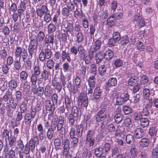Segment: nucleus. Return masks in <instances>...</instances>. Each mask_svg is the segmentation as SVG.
I'll use <instances>...</instances> for the list:
<instances>
[{
    "label": "nucleus",
    "mask_w": 158,
    "mask_h": 158,
    "mask_svg": "<svg viewBox=\"0 0 158 158\" xmlns=\"http://www.w3.org/2000/svg\"><path fill=\"white\" fill-rule=\"evenodd\" d=\"M15 58H19V59L15 60L14 62L13 65L15 69L19 71L21 67V64L20 62L21 58H22L23 61H25L27 57L28 53L27 50L25 49H22L19 46H17L15 51Z\"/></svg>",
    "instance_id": "nucleus-1"
},
{
    "label": "nucleus",
    "mask_w": 158,
    "mask_h": 158,
    "mask_svg": "<svg viewBox=\"0 0 158 158\" xmlns=\"http://www.w3.org/2000/svg\"><path fill=\"white\" fill-rule=\"evenodd\" d=\"M107 109V106L106 105H102L100 110L97 113L96 116V119L97 122L107 123L110 118L109 114H105V112Z\"/></svg>",
    "instance_id": "nucleus-2"
},
{
    "label": "nucleus",
    "mask_w": 158,
    "mask_h": 158,
    "mask_svg": "<svg viewBox=\"0 0 158 158\" xmlns=\"http://www.w3.org/2000/svg\"><path fill=\"white\" fill-rule=\"evenodd\" d=\"M52 54L51 48H48V46H46L44 50L41 51L39 54V59L40 61L43 62L46 59H49L51 57Z\"/></svg>",
    "instance_id": "nucleus-3"
},
{
    "label": "nucleus",
    "mask_w": 158,
    "mask_h": 158,
    "mask_svg": "<svg viewBox=\"0 0 158 158\" xmlns=\"http://www.w3.org/2000/svg\"><path fill=\"white\" fill-rule=\"evenodd\" d=\"M64 26V29H63V30L64 32L67 34L68 37L70 36H73L74 35V28L73 24L67 22L65 23Z\"/></svg>",
    "instance_id": "nucleus-4"
},
{
    "label": "nucleus",
    "mask_w": 158,
    "mask_h": 158,
    "mask_svg": "<svg viewBox=\"0 0 158 158\" xmlns=\"http://www.w3.org/2000/svg\"><path fill=\"white\" fill-rule=\"evenodd\" d=\"M36 110L35 109L32 110L30 113H27L24 117V122L27 125L30 126L31 124V119L34 118L35 116Z\"/></svg>",
    "instance_id": "nucleus-5"
},
{
    "label": "nucleus",
    "mask_w": 158,
    "mask_h": 158,
    "mask_svg": "<svg viewBox=\"0 0 158 158\" xmlns=\"http://www.w3.org/2000/svg\"><path fill=\"white\" fill-rule=\"evenodd\" d=\"M17 145L19 149H20L18 151V154L20 158H23L24 156L26 155L25 152V146L22 140L20 139L17 141Z\"/></svg>",
    "instance_id": "nucleus-6"
},
{
    "label": "nucleus",
    "mask_w": 158,
    "mask_h": 158,
    "mask_svg": "<svg viewBox=\"0 0 158 158\" xmlns=\"http://www.w3.org/2000/svg\"><path fill=\"white\" fill-rule=\"evenodd\" d=\"M102 90L99 87H97L95 88L94 90L93 94V101H97L102 96Z\"/></svg>",
    "instance_id": "nucleus-7"
},
{
    "label": "nucleus",
    "mask_w": 158,
    "mask_h": 158,
    "mask_svg": "<svg viewBox=\"0 0 158 158\" xmlns=\"http://www.w3.org/2000/svg\"><path fill=\"white\" fill-rule=\"evenodd\" d=\"M36 146V144L29 141L28 143L25 145V152L26 155L29 154L30 151L33 152Z\"/></svg>",
    "instance_id": "nucleus-8"
},
{
    "label": "nucleus",
    "mask_w": 158,
    "mask_h": 158,
    "mask_svg": "<svg viewBox=\"0 0 158 158\" xmlns=\"http://www.w3.org/2000/svg\"><path fill=\"white\" fill-rule=\"evenodd\" d=\"M48 9L46 5H43L36 9L37 14L38 16L41 18L44 15L48 12Z\"/></svg>",
    "instance_id": "nucleus-9"
},
{
    "label": "nucleus",
    "mask_w": 158,
    "mask_h": 158,
    "mask_svg": "<svg viewBox=\"0 0 158 158\" xmlns=\"http://www.w3.org/2000/svg\"><path fill=\"white\" fill-rule=\"evenodd\" d=\"M117 81L116 78L111 77L109 78L107 81L105 83L106 89L107 90L109 88L115 86L117 84Z\"/></svg>",
    "instance_id": "nucleus-10"
},
{
    "label": "nucleus",
    "mask_w": 158,
    "mask_h": 158,
    "mask_svg": "<svg viewBox=\"0 0 158 158\" xmlns=\"http://www.w3.org/2000/svg\"><path fill=\"white\" fill-rule=\"evenodd\" d=\"M54 36L53 34H51L48 36L46 35L44 41V44L46 46L49 45V44L53 45L54 43Z\"/></svg>",
    "instance_id": "nucleus-11"
},
{
    "label": "nucleus",
    "mask_w": 158,
    "mask_h": 158,
    "mask_svg": "<svg viewBox=\"0 0 158 158\" xmlns=\"http://www.w3.org/2000/svg\"><path fill=\"white\" fill-rule=\"evenodd\" d=\"M134 20L139 27H141L145 25L144 19L140 15L137 14L135 15Z\"/></svg>",
    "instance_id": "nucleus-12"
},
{
    "label": "nucleus",
    "mask_w": 158,
    "mask_h": 158,
    "mask_svg": "<svg viewBox=\"0 0 158 158\" xmlns=\"http://www.w3.org/2000/svg\"><path fill=\"white\" fill-rule=\"evenodd\" d=\"M62 145L64 148V153L66 155L69 149L70 143L68 139H62Z\"/></svg>",
    "instance_id": "nucleus-13"
},
{
    "label": "nucleus",
    "mask_w": 158,
    "mask_h": 158,
    "mask_svg": "<svg viewBox=\"0 0 158 158\" xmlns=\"http://www.w3.org/2000/svg\"><path fill=\"white\" fill-rule=\"evenodd\" d=\"M45 107L47 110H49L53 113L55 110V104L52 103L50 100H46L44 103Z\"/></svg>",
    "instance_id": "nucleus-14"
},
{
    "label": "nucleus",
    "mask_w": 158,
    "mask_h": 158,
    "mask_svg": "<svg viewBox=\"0 0 158 158\" xmlns=\"http://www.w3.org/2000/svg\"><path fill=\"white\" fill-rule=\"evenodd\" d=\"M52 85L53 86L56 90L58 92H60L61 90L62 85L61 83L57 81V79L54 77L52 79Z\"/></svg>",
    "instance_id": "nucleus-15"
},
{
    "label": "nucleus",
    "mask_w": 158,
    "mask_h": 158,
    "mask_svg": "<svg viewBox=\"0 0 158 158\" xmlns=\"http://www.w3.org/2000/svg\"><path fill=\"white\" fill-rule=\"evenodd\" d=\"M69 114H72L74 117H77L78 118L81 117V112L80 110L77 106H73L71 110V113Z\"/></svg>",
    "instance_id": "nucleus-16"
},
{
    "label": "nucleus",
    "mask_w": 158,
    "mask_h": 158,
    "mask_svg": "<svg viewBox=\"0 0 158 158\" xmlns=\"http://www.w3.org/2000/svg\"><path fill=\"white\" fill-rule=\"evenodd\" d=\"M64 102L65 106V108L67 110L68 112L65 113V114H68L69 110L70 109L72 106V100L70 98H69L67 95H66L64 98Z\"/></svg>",
    "instance_id": "nucleus-17"
},
{
    "label": "nucleus",
    "mask_w": 158,
    "mask_h": 158,
    "mask_svg": "<svg viewBox=\"0 0 158 158\" xmlns=\"http://www.w3.org/2000/svg\"><path fill=\"white\" fill-rule=\"evenodd\" d=\"M144 135V131L140 128H136L134 131V135L136 139H140L143 137Z\"/></svg>",
    "instance_id": "nucleus-18"
},
{
    "label": "nucleus",
    "mask_w": 158,
    "mask_h": 158,
    "mask_svg": "<svg viewBox=\"0 0 158 158\" xmlns=\"http://www.w3.org/2000/svg\"><path fill=\"white\" fill-rule=\"evenodd\" d=\"M61 59L64 62L66 60L69 63H70L71 60L70 58V53L68 52H67L66 50H62L61 52Z\"/></svg>",
    "instance_id": "nucleus-19"
},
{
    "label": "nucleus",
    "mask_w": 158,
    "mask_h": 158,
    "mask_svg": "<svg viewBox=\"0 0 158 158\" xmlns=\"http://www.w3.org/2000/svg\"><path fill=\"white\" fill-rule=\"evenodd\" d=\"M86 67L84 65L81 66L77 71L78 76L83 79H85L86 77Z\"/></svg>",
    "instance_id": "nucleus-20"
},
{
    "label": "nucleus",
    "mask_w": 158,
    "mask_h": 158,
    "mask_svg": "<svg viewBox=\"0 0 158 158\" xmlns=\"http://www.w3.org/2000/svg\"><path fill=\"white\" fill-rule=\"evenodd\" d=\"M13 97L12 91L11 90L8 89L6 92L5 94L3 96V100L5 102H7L9 100H10L12 98H14Z\"/></svg>",
    "instance_id": "nucleus-21"
},
{
    "label": "nucleus",
    "mask_w": 158,
    "mask_h": 158,
    "mask_svg": "<svg viewBox=\"0 0 158 158\" xmlns=\"http://www.w3.org/2000/svg\"><path fill=\"white\" fill-rule=\"evenodd\" d=\"M120 110H120L118 111V112L115 114L114 118L115 122L117 124L121 123L123 118V116L121 113V111Z\"/></svg>",
    "instance_id": "nucleus-22"
},
{
    "label": "nucleus",
    "mask_w": 158,
    "mask_h": 158,
    "mask_svg": "<svg viewBox=\"0 0 158 158\" xmlns=\"http://www.w3.org/2000/svg\"><path fill=\"white\" fill-rule=\"evenodd\" d=\"M116 20L114 15L110 16L107 19L106 23L110 27H112L115 24Z\"/></svg>",
    "instance_id": "nucleus-23"
},
{
    "label": "nucleus",
    "mask_w": 158,
    "mask_h": 158,
    "mask_svg": "<svg viewBox=\"0 0 158 158\" xmlns=\"http://www.w3.org/2000/svg\"><path fill=\"white\" fill-rule=\"evenodd\" d=\"M30 45L29 46L37 47L38 41L35 35H31L30 38Z\"/></svg>",
    "instance_id": "nucleus-24"
},
{
    "label": "nucleus",
    "mask_w": 158,
    "mask_h": 158,
    "mask_svg": "<svg viewBox=\"0 0 158 158\" xmlns=\"http://www.w3.org/2000/svg\"><path fill=\"white\" fill-rule=\"evenodd\" d=\"M95 57L97 64H99L103 59L102 52L101 51H98L96 53Z\"/></svg>",
    "instance_id": "nucleus-25"
},
{
    "label": "nucleus",
    "mask_w": 158,
    "mask_h": 158,
    "mask_svg": "<svg viewBox=\"0 0 158 158\" xmlns=\"http://www.w3.org/2000/svg\"><path fill=\"white\" fill-rule=\"evenodd\" d=\"M107 11L108 10L106 7L101 8L99 13L101 18L102 19H104L108 17L109 14Z\"/></svg>",
    "instance_id": "nucleus-26"
},
{
    "label": "nucleus",
    "mask_w": 158,
    "mask_h": 158,
    "mask_svg": "<svg viewBox=\"0 0 158 158\" xmlns=\"http://www.w3.org/2000/svg\"><path fill=\"white\" fill-rule=\"evenodd\" d=\"M131 73H129L128 77H131L128 80V84L130 86H133L135 85L137 82V77H131Z\"/></svg>",
    "instance_id": "nucleus-27"
},
{
    "label": "nucleus",
    "mask_w": 158,
    "mask_h": 158,
    "mask_svg": "<svg viewBox=\"0 0 158 158\" xmlns=\"http://www.w3.org/2000/svg\"><path fill=\"white\" fill-rule=\"evenodd\" d=\"M41 76L43 80L46 81L50 77L51 73L50 71L46 69H44L41 72Z\"/></svg>",
    "instance_id": "nucleus-28"
},
{
    "label": "nucleus",
    "mask_w": 158,
    "mask_h": 158,
    "mask_svg": "<svg viewBox=\"0 0 158 158\" xmlns=\"http://www.w3.org/2000/svg\"><path fill=\"white\" fill-rule=\"evenodd\" d=\"M83 128V125L82 124L78 125L76 126V134L77 137L79 138L82 136Z\"/></svg>",
    "instance_id": "nucleus-29"
},
{
    "label": "nucleus",
    "mask_w": 158,
    "mask_h": 158,
    "mask_svg": "<svg viewBox=\"0 0 158 158\" xmlns=\"http://www.w3.org/2000/svg\"><path fill=\"white\" fill-rule=\"evenodd\" d=\"M53 90L52 88L50 86L47 85L44 88V94L46 97H48L51 96Z\"/></svg>",
    "instance_id": "nucleus-30"
},
{
    "label": "nucleus",
    "mask_w": 158,
    "mask_h": 158,
    "mask_svg": "<svg viewBox=\"0 0 158 158\" xmlns=\"http://www.w3.org/2000/svg\"><path fill=\"white\" fill-rule=\"evenodd\" d=\"M149 141L148 139L146 138H142L139 141V145L143 148L146 147L149 145Z\"/></svg>",
    "instance_id": "nucleus-31"
},
{
    "label": "nucleus",
    "mask_w": 158,
    "mask_h": 158,
    "mask_svg": "<svg viewBox=\"0 0 158 158\" xmlns=\"http://www.w3.org/2000/svg\"><path fill=\"white\" fill-rule=\"evenodd\" d=\"M106 67L105 65H101L98 68V72L101 77H104L106 73Z\"/></svg>",
    "instance_id": "nucleus-32"
},
{
    "label": "nucleus",
    "mask_w": 158,
    "mask_h": 158,
    "mask_svg": "<svg viewBox=\"0 0 158 158\" xmlns=\"http://www.w3.org/2000/svg\"><path fill=\"white\" fill-rule=\"evenodd\" d=\"M113 51L110 49H108L105 53L104 57L106 60H110L113 57Z\"/></svg>",
    "instance_id": "nucleus-33"
},
{
    "label": "nucleus",
    "mask_w": 158,
    "mask_h": 158,
    "mask_svg": "<svg viewBox=\"0 0 158 158\" xmlns=\"http://www.w3.org/2000/svg\"><path fill=\"white\" fill-rule=\"evenodd\" d=\"M140 84H139L141 86H143V88L146 87L147 83L148 82V78L147 76L145 75H143L140 78Z\"/></svg>",
    "instance_id": "nucleus-34"
},
{
    "label": "nucleus",
    "mask_w": 158,
    "mask_h": 158,
    "mask_svg": "<svg viewBox=\"0 0 158 158\" xmlns=\"http://www.w3.org/2000/svg\"><path fill=\"white\" fill-rule=\"evenodd\" d=\"M41 68L39 65H36L33 68V72L32 73L39 76L41 73Z\"/></svg>",
    "instance_id": "nucleus-35"
},
{
    "label": "nucleus",
    "mask_w": 158,
    "mask_h": 158,
    "mask_svg": "<svg viewBox=\"0 0 158 158\" xmlns=\"http://www.w3.org/2000/svg\"><path fill=\"white\" fill-rule=\"evenodd\" d=\"M67 118L68 122L71 126H73L74 125L76 119L78 118L77 117H74L72 114H69L67 116Z\"/></svg>",
    "instance_id": "nucleus-36"
},
{
    "label": "nucleus",
    "mask_w": 158,
    "mask_h": 158,
    "mask_svg": "<svg viewBox=\"0 0 158 158\" xmlns=\"http://www.w3.org/2000/svg\"><path fill=\"white\" fill-rule=\"evenodd\" d=\"M94 154L97 157L101 156L102 155H106L104 151H103L102 148L100 147L96 148L94 151Z\"/></svg>",
    "instance_id": "nucleus-37"
},
{
    "label": "nucleus",
    "mask_w": 158,
    "mask_h": 158,
    "mask_svg": "<svg viewBox=\"0 0 158 158\" xmlns=\"http://www.w3.org/2000/svg\"><path fill=\"white\" fill-rule=\"evenodd\" d=\"M91 156V152L88 151L87 149L86 148H84L82 153V157L80 158H90ZM78 158H79L77 157Z\"/></svg>",
    "instance_id": "nucleus-38"
},
{
    "label": "nucleus",
    "mask_w": 158,
    "mask_h": 158,
    "mask_svg": "<svg viewBox=\"0 0 158 158\" xmlns=\"http://www.w3.org/2000/svg\"><path fill=\"white\" fill-rule=\"evenodd\" d=\"M20 80L21 82L27 81L28 74L26 71H22L20 73Z\"/></svg>",
    "instance_id": "nucleus-39"
},
{
    "label": "nucleus",
    "mask_w": 158,
    "mask_h": 158,
    "mask_svg": "<svg viewBox=\"0 0 158 158\" xmlns=\"http://www.w3.org/2000/svg\"><path fill=\"white\" fill-rule=\"evenodd\" d=\"M18 101L14 97L9 101L10 107L12 109H15L17 106Z\"/></svg>",
    "instance_id": "nucleus-40"
},
{
    "label": "nucleus",
    "mask_w": 158,
    "mask_h": 158,
    "mask_svg": "<svg viewBox=\"0 0 158 158\" xmlns=\"http://www.w3.org/2000/svg\"><path fill=\"white\" fill-rule=\"evenodd\" d=\"M37 47L29 46L28 48V51L30 56L31 57H32L33 55H35L37 51Z\"/></svg>",
    "instance_id": "nucleus-41"
},
{
    "label": "nucleus",
    "mask_w": 158,
    "mask_h": 158,
    "mask_svg": "<svg viewBox=\"0 0 158 158\" xmlns=\"http://www.w3.org/2000/svg\"><path fill=\"white\" fill-rule=\"evenodd\" d=\"M44 87L39 85L37 87V90L34 94H37V95L40 97H41L44 94Z\"/></svg>",
    "instance_id": "nucleus-42"
},
{
    "label": "nucleus",
    "mask_w": 158,
    "mask_h": 158,
    "mask_svg": "<svg viewBox=\"0 0 158 158\" xmlns=\"http://www.w3.org/2000/svg\"><path fill=\"white\" fill-rule=\"evenodd\" d=\"M2 137L5 142L7 143V141L10 138L9 135V131L6 129H4L2 132Z\"/></svg>",
    "instance_id": "nucleus-43"
},
{
    "label": "nucleus",
    "mask_w": 158,
    "mask_h": 158,
    "mask_svg": "<svg viewBox=\"0 0 158 158\" xmlns=\"http://www.w3.org/2000/svg\"><path fill=\"white\" fill-rule=\"evenodd\" d=\"M16 139L15 137H10V139L8 140L9 145L12 149L16 146Z\"/></svg>",
    "instance_id": "nucleus-44"
},
{
    "label": "nucleus",
    "mask_w": 158,
    "mask_h": 158,
    "mask_svg": "<svg viewBox=\"0 0 158 158\" xmlns=\"http://www.w3.org/2000/svg\"><path fill=\"white\" fill-rule=\"evenodd\" d=\"M8 85L9 87L11 89H15L17 87V81L14 79H11L9 81Z\"/></svg>",
    "instance_id": "nucleus-45"
},
{
    "label": "nucleus",
    "mask_w": 158,
    "mask_h": 158,
    "mask_svg": "<svg viewBox=\"0 0 158 158\" xmlns=\"http://www.w3.org/2000/svg\"><path fill=\"white\" fill-rule=\"evenodd\" d=\"M95 131L94 130H90L87 132L86 139H95Z\"/></svg>",
    "instance_id": "nucleus-46"
},
{
    "label": "nucleus",
    "mask_w": 158,
    "mask_h": 158,
    "mask_svg": "<svg viewBox=\"0 0 158 158\" xmlns=\"http://www.w3.org/2000/svg\"><path fill=\"white\" fill-rule=\"evenodd\" d=\"M120 39V44L124 46L126 45L129 42L128 37L126 35L123 36Z\"/></svg>",
    "instance_id": "nucleus-47"
},
{
    "label": "nucleus",
    "mask_w": 158,
    "mask_h": 158,
    "mask_svg": "<svg viewBox=\"0 0 158 158\" xmlns=\"http://www.w3.org/2000/svg\"><path fill=\"white\" fill-rule=\"evenodd\" d=\"M149 121L148 118L143 117L140 119V124L143 128L148 126L149 124Z\"/></svg>",
    "instance_id": "nucleus-48"
},
{
    "label": "nucleus",
    "mask_w": 158,
    "mask_h": 158,
    "mask_svg": "<svg viewBox=\"0 0 158 158\" xmlns=\"http://www.w3.org/2000/svg\"><path fill=\"white\" fill-rule=\"evenodd\" d=\"M123 112L126 114H128L131 113L132 112V108L129 106L125 105L123 106Z\"/></svg>",
    "instance_id": "nucleus-49"
},
{
    "label": "nucleus",
    "mask_w": 158,
    "mask_h": 158,
    "mask_svg": "<svg viewBox=\"0 0 158 158\" xmlns=\"http://www.w3.org/2000/svg\"><path fill=\"white\" fill-rule=\"evenodd\" d=\"M87 94L84 93H81L78 98V102L79 104H82V101L84 100L85 98H87Z\"/></svg>",
    "instance_id": "nucleus-50"
},
{
    "label": "nucleus",
    "mask_w": 158,
    "mask_h": 158,
    "mask_svg": "<svg viewBox=\"0 0 158 158\" xmlns=\"http://www.w3.org/2000/svg\"><path fill=\"white\" fill-rule=\"evenodd\" d=\"M38 41L39 42H42L45 38V34L42 31H40L36 36Z\"/></svg>",
    "instance_id": "nucleus-51"
},
{
    "label": "nucleus",
    "mask_w": 158,
    "mask_h": 158,
    "mask_svg": "<svg viewBox=\"0 0 158 158\" xmlns=\"http://www.w3.org/2000/svg\"><path fill=\"white\" fill-rule=\"evenodd\" d=\"M126 141L128 144H132L134 143V136L131 134L127 135L126 138Z\"/></svg>",
    "instance_id": "nucleus-52"
},
{
    "label": "nucleus",
    "mask_w": 158,
    "mask_h": 158,
    "mask_svg": "<svg viewBox=\"0 0 158 158\" xmlns=\"http://www.w3.org/2000/svg\"><path fill=\"white\" fill-rule=\"evenodd\" d=\"M88 82L90 87L92 88L95 87V81L94 76H92L89 78Z\"/></svg>",
    "instance_id": "nucleus-53"
},
{
    "label": "nucleus",
    "mask_w": 158,
    "mask_h": 158,
    "mask_svg": "<svg viewBox=\"0 0 158 158\" xmlns=\"http://www.w3.org/2000/svg\"><path fill=\"white\" fill-rule=\"evenodd\" d=\"M101 45V41L100 40H97L91 47L95 49V50L98 51L100 49Z\"/></svg>",
    "instance_id": "nucleus-54"
},
{
    "label": "nucleus",
    "mask_w": 158,
    "mask_h": 158,
    "mask_svg": "<svg viewBox=\"0 0 158 158\" xmlns=\"http://www.w3.org/2000/svg\"><path fill=\"white\" fill-rule=\"evenodd\" d=\"M54 131L48 128L46 132L47 138L51 140L54 135Z\"/></svg>",
    "instance_id": "nucleus-55"
},
{
    "label": "nucleus",
    "mask_w": 158,
    "mask_h": 158,
    "mask_svg": "<svg viewBox=\"0 0 158 158\" xmlns=\"http://www.w3.org/2000/svg\"><path fill=\"white\" fill-rule=\"evenodd\" d=\"M71 145L72 148H75L78 145V139L77 137L71 139Z\"/></svg>",
    "instance_id": "nucleus-56"
},
{
    "label": "nucleus",
    "mask_w": 158,
    "mask_h": 158,
    "mask_svg": "<svg viewBox=\"0 0 158 158\" xmlns=\"http://www.w3.org/2000/svg\"><path fill=\"white\" fill-rule=\"evenodd\" d=\"M75 4L71 2V1L69 2L67 5V8L70 12H73L74 11L75 9Z\"/></svg>",
    "instance_id": "nucleus-57"
},
{
    "label": "nucleus",
    "mask_w": 158,
    "mask_h": 158,
    "mask_svg": "<svg viewBox=\"0 0 158 158\" xmlns=\"http://www.w3.org/2000/svg\"><path fill=\"white\" fill-rule=\"evenodd\" d=\"M57 130L59 131V135L61 139H63L65 135V129L64 127L57 128Z\"/></svg>",
    "instance_id": "nucleus-58"
},
{
    "label": "nucleus",
    "mask_w": 158,
    "mask_h": 158,
    "mask_svg": "<svg viewBox=\"0 0 158 158\" xmlns=\"http://www.w3.org/2000/svg\"><path fill=\"white\" fill-rule=\"evenodd\" d=\"M23 85V90L26 92H28L30 90L29 83L27 81H24Z\"/></svg>",
    "instance_id": "nucleus-59"
},
{
    "label": "nucleus",
    "mask_w": 158,
    "mask_h": 158,
    "mask_svg": "<svg viewBox=\"0 0 158 158\" xmlns=\"http://www.w3.org/2000/svg\"><path fill=\"white\" fill-rule=\"evenodd\" d=\"M31 62L29 59L25 61L24 66L26 69V71H29L31 70Z\"/></svg>",
    "instance_id": "nucleus-60"
},
{
    "label": "nucleus",
    "mask_w": 158,
    "mask_h": 158,
    "mask_svg": "<svg viewBox=\"0 0 158 158\" xmlns=\"http://www.w3.org/2000/svg\"><path fill=\"white\" fill-rule=\"evenodd\" d=\"M75 85L80 88L81 87V80L80 77L78 76H76L74 79Z\"/></svg>",
    "instance_id": "nucleus-61"
},
{
    "label": "nucleus",
    "mask_w": 158,
    "mask_h": 158,
    "mask_svg": "<svg viewBox=\"0 0 158 158\" xmlns=\"http://www.w3.org/2000/svg\"><path fill=\"white\" fill-rule=\"evenodd\" d=\"M9 105H6V114L8 116L11 117L13 115V111Z\"/></svg>",
    "instance_id": "nucleus-62"
},
{
    "label": "nucleus",
    "mask_w": 158,
    "mask_h": 158,
    "mask_svg": "<svg viewBox=\"0 0 158 158\" xmlns=\"http://www.w3.org/2000/svg\"><path fill=\"white\" fill-rule=\"evenodd\" d=\"M102 147V148L103 151H104L105 154L106 155L109 151L111 146L110 144L106 143L104 144L103 147Z\"/></svg>",
    "instance_id": "nucleus-63"
},
{
    "label": "nucleus",
    "mask_w": 158,
    "mask_h": 158,
    "mask_svg": "<svg viewBox=\"0 0 158 158\" xmlns=\"http://www.w3.org/2000/svg\"><path fill=\"white\" fill-rule=\"evenodd\" d=\"M29 141L36 144V146L39 143V137L37 135H33Z\"/></svg>",
    "instance_id": "nucleus-64"
}]
</instances>
